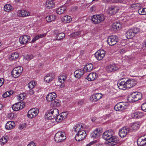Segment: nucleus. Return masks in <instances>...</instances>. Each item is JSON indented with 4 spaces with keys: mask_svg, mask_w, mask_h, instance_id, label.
I'll return each mask as SVG.
<instances>
[{
    "mask_svg": "<svg viewBox=\"0 0 146 146\" xmlns=\"http://www.w3.org/2000/svg\"><path fill=\"white\" fill-rule=\"evenodd\" d=\"M25 106L24 103L22 102H18L13 105L12 108L14 111H18L23 109Z\"/></svg>",
    "mask_w": 146,
    "mask_h": 146,
    "instance_id": "f3484780",
    "label": "nucleus"
},
{
    "mask_svg": "<svg viewBox=\"0 0 146 146\" xmlns=\"http://www.w3.org/2000/svg\"><path fill=\"white\" fill-rule=\"evenodd\" d=\"M96 141H92L90 142L89 143L87 144L85 146H90L94 144V143H96Z\"/></svg>",
    "mask_w": 146,
    "mask_h": 146,
    "instance_id": "bf43d9fd",
    "label": "nucleus"
},
{
    "mask_svg": "<svg viewBox=\"0 0 146 146\" xmlns=\"http://www.w3.org/2000/svg\"><path fill=\"white\" fill-rule=\"evenodd\" d=\"M59 112L58 109L56 108H53L49 110L48 111V113H47V116L50 119L54 118L57 115L59 114Z\"/></svg>",
    "mask_w": 146,
    "mask_h": 146,
    "instance_id": "39448f33",
    "label": "nucleus"
},
{
    "mask_svg": "<svg viewBox=\"0 0 146 146\" xmlns=\"http://www.w3.org/2000/svg\"><path fill=\"white\" fill-rule=\"evenodd\" d=\"M102 129L100 128H98L94 130L91 134V136L93 138H98L101 135Z\"/></svg>",
    "mask_w": 146,
    "mask_h": 146,
    "instance_id": "ddd939ff",
    "label": "nucleus"
},
{
    "mask_svg": "<svg viewBox=\"0 0 146 146\" xmlns=\"http://www.w3.org/2000/svg\"><path fill=\"white\" fill-rule=\"evenodd\" d=\"M25 94L22 93L20 94L19 96H18L17 100L19 101H23L25 98Z\"/></svg>",
    "mask_w": 146,
    "mask_h": 146,
    "instance_id": "09e8293b",
    "label": "nucleus"
},
{
    "mask_svg": "<svg viewBox=\"0 0 146 146\" xmlns=\"http://www.w3.org/2000/svg\"><path fill=\"white\" fill-rule=\"evenodd\" d=\"M31 40V37L28 35H24L21 36L19 38V41L21 44H27Z\"/></svg>",
    "mask_w": 146,
    "mask_h": 146,
    "instance_id": "2eb2a0df",
    "label": "nucleus"
},
{
    "mask_svg": "<svg viewBox=\"0 0 146 146\" xmlns=\"http://www.w3.org/2000/svg\"><path fill=\"white\" fill-rule=\"evenodd\" d=\"M133 32V31L131 29H129L127 31L126 33V36L127 39L131 38L135 36Z\"/></svg>",
    "mask_w": 146,
    "mask_h": 146,
    "instance_id": "f704fd0d",
    "label": "nucleus"
},
{
    "mask_svg": "<svg viewBox=\"0 0 146 146\" xmlns=\"http://www.w3.org/2000/svg\"><path fill=\"white\" fill-rule=\"evenodd\" d=\"M114 132L112 130H109L104 132L103 134L104 139L108 141L112 135H113Z\"/></svg>",
    "mask_w": 146,
    "mask_h": 146,
    "instance_id": "4468645a",
    "label": "nucleus"
},
{
    "mask_svg": "<svg viewBox=\"0 0 146 146\" xmlns=\"http://www.w3.org/2000/svg\"><path fill=\"white\" fill-rule=\"evenodd\" d=\"M80 31H78L72 33L70 35V36L72 37H76L78 36L80 34Z\"/></svg>",
    "mask_w": 146,
    "mask_h": 146,
    "instance_id": "3c124183",
    "label": "nucleus"
},
{
    "mask_svg": "<svg viewBox=\"0 0 146 146\" xmlns=\"http://www.w3.org/2000/svg\"><path fill=\"white\" fill-rule=\"evenodd\" d=\"M60 115L63 118V119H65L68 113L66 112H65L62 113L60 114Z\"/></svg>",
    "mask_w": 146,
    "mask_h": 146,
    "instance_id": "5fc2aeb1",
    "label": "nucleus"
},
{
    "mask_svg": "<svg viewBox=\"0 0 146 146\" xmlns=\"http://www.w3.org/2000/svg\"><path fill=\"white\" fill-rule=\"evenodd\" d=\"M13 9L11 5L9 4H7L4 7V9L6 12H8L12 10Z\"/></svg>",
    "mask_w": 146,
    "mask_h": 146,
    "instance_id": "37998d69",
    "label": "nucleus"
},
{
    "mask_svg": "<svg viewBox=\"0 0 146 146\" xmlns=\"http://www.w3.org/2000/svg\"><path fill=\"white\" fill-rule=\"evenodd\" d=\"M65 36V35L64 33H58L56 36V40H60L64 38Z\"/></svg>",
    "mask_w": 146,
    "mask_h": 146,
    "instance_id": "a18cd8bd",
    "label": "nucleus"
},
{
    "mask_svg": "<svg viewBox=\"0 0 146 146\" xmlns=\"http://www.w3.org/2000/svg\"><path fill=\"white\" fill-rule=\"evenodd\" d=\"M119 10L118 7L114 6H112L109 7L108 12L109 14L111 15H113L117 12Z\"/></svg>",
    "mask_w": 146,
    "mask_h": 146,
    "instance_id": "aec40b11",
    "label": "nucleus"
},
{
    "mask_svg": "<svg viewBox=\"0 0 146 146\" xmlns=\"http://www.w3.org/2000/svg\"><path fill=\"white\" fill-rule=\"evenodd\" d=\"M108 144L109 146H113L119 143V140L117 136L112 135L108 140Z\"/></svg>",
    "mask_w": 146,
    "mask_h": 146,
    "instance_id": "20e7f679",
    "label": "nucleus"
},
{
    "mask_svg": "<svg viewBox=\"0 0 146 146\" xmlns=\"http://www.w3.org/2000/svg\"><path fill=\"white\" fill-rule=\"evenodd\" d=\"M64 119H63V118L62 117V116H61L60 114L59 115H57L56 118V120L57 121H61L62 120H63Z\"/></svg>",
    "mask_w": 146,
    "mask_h": 146,
    "instance_id": "603ef678",
    "label": "nucleus"
},
{
    "mask_svg": "<svg viewBox=\"0 0 146 146\" xmlns=\"http://www.w3.org/2000/svg\"><path fill=\"white\" fill-rule=\"evenodd\" d=\"M8 117L10 119H12L15 118L16 117V114L12 113H11L8 115Z\"/></svg>",
    "mask_w": 146,
    "mask_h": 146,
    "instance_id": "8fccbe9b",
    "label": "nucleus"
},
{
    "mask_svg": "<svg viewBox=\"0 0 146 146\" xmlns=\"http://www.w3.org/2000/svg\"><path fill=\"white\" fill-rule=\"evenodd\" d=\"M138 145L139 146H146V139L145 137H141L138 139L137 141Z\"/></svg>",
    "mask_w": 146,
    "mask_h": 146,
    "instance_id": "4be33fe9",
    "label": "nucleus"
},
{
    "mask_svg": "<svg viewBox=\"0 0 146 146\" xmlns=\"http://www.w3.org/2000/svg\"><path fill=\"white\" fill-rule=\"evenodd\" d=\"M4 82V79H0V87L3 84Z\"/></svg>",
    "mask_w": 146,
    "mask_h": 146,
    "instance_id": "e2e57ef3",
    "label": "nucleus"
},
{
    "mask_svg": "<svg viewBox=\"0 0 146 146\" xmlns=\"http://www.w3.org/2000/svg\"><path fill=\"white\" fill-rule=\"evenodd\" d=\"M71 17L69 16H65L62 19V21L64 23H69L72 20Z\"/></svg>",
    "mask_w": 146,
    "mask_h": 146,
    "instance_id": "e433bc0d",
    "label": "nucleus"
},
{
    "mask_svg": "<svg viewBox=\"0 0 146 146\" xmlns=\"http://www.w3.org/2000/svg\"><path fill=\"white\" fill-rule=\"evenodd\" d=\"M117 85L119 89L123 90L126 89L127 88L126 79L125 78H122L118 82Z\"/></svg>",
    "mask_w": 146,
    "mask_h": 146,
    "instance_id": "6e6552de",
    "label": "nucleus"
},
{
    "mask_svg": "<svg viewBox=\"0 0 146 146\" xmlns=\"http://www.w3.org/2000/svg\"><path fill=\"white\" fill-rule=\"evenodd\" d=\"M95 10V7L94 6H92L91 7L90 9V11L91 12L94 11Z\"/></svg>",
    "mask_w": 146,
    "mask_h": 146,
    "instance_id": "0e129e2a",
    "label": "nucleus"
},
{
    "mask_svg": "<svg viewBox=\"0 0 146 146\" xmlns=\"http://www.w3.org/2000/svg\"><path fill=\"white\" fill-rule=\"evenodd\" d=\"M108 68L110 72H113L117 70L119 67L118 65L113 64L108 66Z\"/></svg>",
    "mask_w": 146,
    "mask_h": 146,
    "instance_id": "72a5a7b5",
    "label": "nucleus"
},
{
    "mask_svg": "<svg viewBox=\"0 0 146 146\" xmlns=\"http://www.w3.org/2000/svg\"><path fill=\"white\" fill-rule=\"evenodd\" d=\"M8 137L6 136L2 137L0 139V144L3 145L4 144L6 143L7 141Z\"/></svg>",
    "mask_w": 146,
    "mask_h": 146,
    "instance_id": "c03bdc74",
    "label": "nucleus"
},
{
    "mask_svg": "<svg viewBox=\"0 0 146 146\" xmlns=\"http://www.w3.org/2000/svg\"><path fill=\"white\" fill-rule=\"evenodd\" d=\"M105 19L103 15L100 14L94 15L92 17V21L95 24H97L102 22Z\"/></svg>",
    "mask_w": 146,
    "mask_h": 146,
    "instance_id": "f03ea898",
    "label": "nucleus"
},
{
    "mask_svg": "<svg viewBox=\"0 0 146 146\" xmlns=\"http://www.w3.org/2000/svg\"><path fill=\"white\" fill-rule=\"evenodd\" d=\"M29 91L28 93L30 95H33L34 93V91L33 90V89L29 88Z\"/></svg>",
    "mask_w": 146,
    "mask_h": 146,
    "instance_id": "052dcab7",
    "label": "nucleus"
},
{
    "mask_svg": "<svg viewBox=\"0 0 146 146\" xmlns=\"http://www.w3.org/2000/svg\"><path fill=\"white\" fill-rule=\"evenodd\" d=\"M106 52L104 50H98L94 55L96 58L98 60H102L105 56Z\"/></svg>",
    "mask_w": 146,
    "mask_h": 146,
    "instance_id": "9d476101",
    "label": "nucleus"
},
{
    "mask_svg": "<svg viewBox=\"0 0 146 146\" xmlns=\"http://www.w3.org/2000/svg\"><path fill=\"white\" fill-rule=\"evenodd\" d=\"M54 0H48L46 1V8L48 9L54 8L55 5Z\"/></svg>",
    "mask_w": 146,
    "mask_h": 146,
    "instance_id": "393cba45",
    "label": "nucleus"
},
{
    "mask_svg": "<svg viewBox=\"0 0 146 146\" xmlns=\"http://www.w3.org/2000/svg\"><path fill=\"white\" fill-rule=\"evenodd\" d=\"M141 109L142 110L146 112V102L142 104L141 106Z\"/></svg>",
    "mask_w": 146,
    "mask_h": 146,
    "instance_id": "6e6d98bb",
    "label": "nucleus"
},
{
    "mask_svg": "<svg viewBox=\"0 0 146 146\" xmlns=\"http://www.w3.org/2000/svg\"><path fill=\"white\" fill-rule=\"evenodd\" d=\"M30 13L24 10H20L18 11L17 15L19 17H27L29 16Z\"/></svg>",
    "mask_w": 146,
    "mask_h": 146,
    "instance_id": "c85d7f7f",
    "label": "nucleus"
},
{
    "mask_svg": "<svg viewBox=\"0 0 146 146\" xmlns=\"http://www.w3.org/2000/svg\"><path fill=\"white\" fill-rule=\"evenodd\" d=\"M66 10V7L65 6H62L58 8L56 11V12L59 14H61L64 13Z\"/></svg>",
    "mask_w": 146,
    "mask_h": 146,
    "instance_id": "ea45409f",
    "label": "nucleus"
},
{
    "mask_svg": "<svg viewBox=\"0 0 146 146\" xmlns=\"http://www.w3.org/2000/svg\"><path fill=\"white\" fill-rule=\"evenodd\" d=\"M56 19V17L54 15H52L46 17V19L48 22L54 21Z\"/></svg>",
    "mask_w": 146,
    "mask_h": 146,
    "instance_id": "58836bf2",
    "label": "nucleus"
},
{
    "mask_svg": "<svg viewBox=\"0 0 146 146\" xmlns=\"http://www.w3.org/2000/svg\"><path fill=\"white\" fill-rule=\"evenodd\" d=\"M129 129L127 127H123L119 131V136L121 137H125L127 133L129 132Z\"/></svg>",
    "mask_w": 146,
    "mask_h": 146,
    "instance_id": "dca6fc26",
    "label": "nucleus"
},
{
    "mask_svg": "<svg viewBox=\"0 0 146 146\" xmlns=\"http://www.w3.org/2000/svg\"><path fill=\"white\" fill-rule=\"evenodd\" d=\"M93 68V64L91 63L87 64L85 65L83 69L84 72H89L91 71Z\"/></svg>",
    "mask_w": 146,
    "mask_h": 146,
    "instance_id": "c756f323",
    "label": "nucleus"
},
{
    "mask_svg": "<svg viewBox=\"0 0 146 146\" xmlns=\"http://www.w3.org/2000/svg\"><path fill=\"white\" fill-rule=\"evenodd\" d=\"M67 77L65 75H61L58 77V80L61 83H63L66 80Z\"/></svg>",
    "mask_w": 146,
    "mask_h": 146,
    "instance_id": "79ce46f5",
    "label": "nucleus"
},
{
    "mask_svg": "<svg viewBox=\"0 0 146 146\" xmlns=\"http://www.w3.org/2000/svg\"><path fill=\"white\" fill-rule=\"evenodd\" d=\"M61 104V102L59 100L56 99L54 101H52L51 102L50 106L53 107H58L60 106Z\"/></svg>",
    "mask_w": 146,
    "mask_h": 146,
    "instance_id": "4c0bfd02",
    "label": "nucleus"
},
{
    "mask_svg": "<svg viewBox=\"0 0 146 146\" xmlns=\"http://www.w3.org/2000/svg\"><path fill=\"white\" fill-rule=\"evenodd\" d=\"M140 124L139 122H137L133 123L131 127L133 130H137L139 129L140 126Z\"/></svg>",
    "mask_w": 146,
    "mask_h": 146,
    "instance_id": "a19ab883",
    "label": "nucleus"
},
{
    "mask_svg": "<svg viewBox=\"0 0 146 146\" xmlns=\"http://www.w3.org/2000/svg\"><path fill=\"white\" fill-rule=\"evenodd\" d=\"M27 146H36L35 143L33 142H31Z\"/></svg>",
    "mask_w": 146,
    "mask_h": 146,
    "instance_id": "338daca9",
    "label": "nucleus"
},
{
    "mask_svg": "<svg viewBox=\"0 0 146 146\" xmlns=\"http://www.w3.org/2000/svg\"><path fill=\"white\" fill-rule=\"evenodd\" d=\"M102 96V94L100 93H96L91 96L90 100L92 102H96L100 100Z\"/></svg>",
    "mask_w": 146,
    "mask_h": 146,
    "instance_id": "6ab92c4d",
    "label": "nucleus"
},
{
    "mask_svg": "<svg viewBox=\"0 0 146 146\" xmlns=\"http://www.w3.org/2000/svg\"><path fill=\"white\" fill-rule=\"evenodd\" d=\"M55 76V75L54 73H49L45 76L44 80L45 82L49 83L54 79Z\"/></svg>",
    "mask_w": 146,
    "mask_h": 146,
    "instance_id": "a211bd4d",
    "label": "nucleus"
},
{
    "mask_svg": "<svg viewBox=\"0 0 146 146\" xmlns=\"http://www.w3.org/2000/svg\"><path fill=\"white\" fill-rule=\"evenodd\" d=\"M19 54L16 52H13L9 56V58L10 60H15L18 58Z\"/></svg>",
    "mask_w": 146,
    "mask_h": 146,
    "instance_id": "473e14b6",
    "label": "nucleus"
},
{
    "mask_svg": "<svg viewBox=\"0 0 146 146\" xmlns=\"http://www.w3.org/2000/svg\"><path fill=\"white\" fill-rule=\"evenodd\" d=\"M15 124L14 122L13 121H9L6 124L5 127L6 129L11 130L13 128Z\"/></svg>",
    "mask_w": 146,
    "mask_h": 146,
    "instance_id": "cd10ccee",
    "label": "nucleus"
},
{
    "mask_svg": "<svg viewBox=\"0 0 146 146\" xmlns=\"http://www.w3.org/2000/svg\"><path fill=\"white\" fill-rule=\"evenodd\" d=\"M97 76L96 73H92L87 76V78L88 81H93L97 78Z\"/></svg>",
    "mask_w": 146,
    "mask_h": 146,
    "instance_id": "7c9ffc66",
    "label": "nucleus"
},
{
    "mask_svg": "<svg viewBox=\"0 0 146 146\" xmlns=\"http://www.w3.org/2000/svg\"><path fill=\"white\" fill-rule=\"evenodd\" d=\"M138 12L140 15H146V8H141L139 9Z\"/></svg>",
    "mask_w": 146,
    "mask_h": 146,
    "instance_id": "49530a36",
    "label": "nucleus"
},
{
    "mask_svg": "<svg viewBox=\"0 0 146 146\" xmlns=\"http://www.w3.org/2000/svg\"><path fill=\"white\" fill-rule=\"evenodd\" d=\"M38 111V109L33 108L28 111L27 116L29 118H33L37 115Z\"/></svg>",
    "mask_w": 146,
    "mask_h": 146,
    "instance_id": "1a4fd4ad",
    "label": "nucleus"
},
{
    "mask_svg": "<svg viewBox=\"0 0 146 146\" xmlns=\"http://www.w3.org/2000/svg\"><path fill=\"white\" fill-rule=\"evenodd\" d=\"M87 134L84 130L79 131L76 135L75 137L76 140L78 141H80L84 139Z\"/></svg>",
    "mask_w": 146,
    "mask_h": 146,
    "instance_id": "423d86ee",
    "label": "nucleus"
},
{
    "mask_svg": "<svg viewBox=\"0 0 146 146\" xmlns=\"http://www.w3.org/2000/svg\"><path fill=\"white\" fill-rule=\"evenodd\" d=\"M126 103L125 102H120L117 103L114 107L115 110L117 111H121L126 108Z\"/></svg>",
    "mask_w": 146,
    "mask_h": 146,
    "instance_id": "f8f14e48",
    "label": "nucleus"
},
{
    "mask_svg": "<svg viewBox=\"0 0 146 146\" xmlns=\"http://www.w3.org/2000/svg\"><path fill=\"white\" fill-rule=\"evenodd\" d=\"M144 115L143 113L140 111H137L133 113L131 116L134 118H140Z\"/></svg>",
    "mask_w": 146,
    "mask_h": 146,
    "instance_id": "2f4dec72",
    "label": "nucleus"
},
{
    "mask_svg": "<svg viewBox=\"0 0 146 146\" xmlns=\"http://www.w3.org/2000/svg\"><path fill=\"white\" fill-rule=\"evenodd\" d=\"M57 96L56 93L52 92L48 94L46 97V99L48 101H53L55 99Z\"/></svg>",
    "mask_w": 146,
    "mask_h": 146,
    "instance_id": "a878e982",
    "label": "nucleus"
},
{
    "mask_svg": "<svg viewBox=\"0 0 146 146\" xmlns=\"http://www.w3.org/2000/svg\"><path fill=\"white\" fill-rule=\"evenodd\" d=\"M8 92H6L3 94V96L4 98H6L10 96V94Z\"/></svg>",
    "mask_w": 146,
    "mask_h": 146,
    "instance_id": "13d9d810",
    "label": "nucleus"
},
{
    "mask_svg": "<svg viewBox=\"0 0 146 146\" xmlns=\"http://www.w3.org/2000/svg\"><path fill=\"white\" fill-rule=\"evenodd\" d=\"M126 82L127 88H130L134 86L137 84V81L133 79H126Z\"/></svg>",
    "mask_w": 146,
    "mask_h": 146,
    "instance_id": "412c9836",
    "label": "nucleus"
},
{
    "mask_svg": "<svg viewBox=\"0 0 146 146\" xmlns=\"http://www.w3.org/2000/svg\"><path fill=\"white\" fill-rule=\"evenodd\" d=\"M84 72L83 69H78L74 72V75L76 78H79L83 75Z\"/></svg>",
    "mask_w": 146,
    "mask_h": 146,
    "instance_id": "5701e85b",
    "label": "nucleus"
},
{
    "mask_svg": "<svg viewBox=\"0 0 146 146\" xmlns=\"http://www.w3.org/2000/svg\"><path fill=\"white\" fill-rule=\"evenodd\" d=\"M26 56V59L29 61L33 58V56L32 55L30 56L27 55Z\"/></svg>",
    "mask_w": 146,
    "mask_h": 146,
    "instance_id": "680f3d73",
    "label": "nucleus"
},
{
    "mask_svg": "<svg viewBox=\"0 0 146 146\" xmlns=\"http://www.w3.org/2000/svg\"><path fill=\"white\" fill-rule=\"evenodd\" d=\"M107 42L108 44L110 46L114 45L117 42V36L115 35H111L109 36L108 38Z\"/></svg>",
    "mask_w": 146,
    "mask_h": 146,
    "instance_id": "9b49d317",
    "label": "nucleus"
},
{
    "mask_svg": "<svg viewBox=\"0 0 146 146\" xmlns=\"http://www.w3.org/2000/svg\"><path fill=\"white\" fill-rule=\"evenodd\" d=\"M111 2L114 3H123V0H111Z\"/></svg>",
    "mask_w": 146,
    "mask_h": 146,
    "instance_id": "864d4df0",
    "label": "nucleus"
},
{
    "mask_svg": "<svg viewBox=\"0 0 146 146\" xmlns=\"http://www.w3.org/2000/svg\"><path fill=\"white\" fill-rule=\"evenodd\" d=\"M25 124H22L19 125V127L20 129H22L23 128H25Z\"/></svg>",
    "mask_w": 146,
    "mask_h": 146,
    "instance_id": "69168bd1",
    "label": "nucleus"
},
{
    "mask_svg": "<svg viewBox=\"0 0 146 146\" xmlns=\"http://www.w3.org/2000/svg\"><path fill=\"white\" fill-rule=\"evenodd\" d=\"M46 35V33L43 34H40L37 35L33 38L32 40L30 42L31 43H33L35 42L38 39L43 37Z\"/></svg>",
    "mask_w": 146,
    "mask_h": 146,
    "instance_id": "c9c22d12",
    "label": "nucleus"
},
{
    "mask_svg": "<svg viewBox=\"0 0 146 146\" xmlns=\"http://www.w3.org/2000/svg\"><path fill=\"white\" fill-rule=\"evenodd\" d=\"M23 70V68L22 67H16L14 68L12 71V75L14 78L17 77L20 75Z\"/></svg>",
    "mask_w": 146,
    "mask_h": 146,
    "instance_id": "7ed1b4c3",
    "label": "nucleus"
},
{
    "mask_svg": "<svg viewBox=\"0 0 146 146\" xmlns=\"http://www.w3.org/2000/svg\"><path fill=\"white\" fill-rule=\"evenodd\" d=\"M133 31V33L134 34V35L136 34H137L139 32V30L137 28H134L133 29H132Z\"/></svg>",
    "mask_w": 146,
    "mask_h": 146,
    "instance_id": "4d7b16f0",
    "label": "nucleus"
},
{
    "mask_svg": "<svg viewBox=\"0 0 146 146\" xmlns=\"http://www.w3.org/2000/svg\"><path fill=\"white\" fill-rule=\"evenodd\" d=\"M83 103L84 100H80L78 102V104H80V105L82 104H83Z\"/></svg>",
    "mask_w": 146,
    "mask_h": 146,
    "instance_id": "774afa93",
    "label": "nucleus"
},
{
    "mask_svg": "<svg viewBox=\"0 0 146 146\" xmlns=\"http://www.w3.org/2000/svg\"><path fill=\"white\" fill-rule=\"evenodd\" d=\"M129 98H131L132 102L137 101L141 98L142 94L139 92H133L131 94Z\"/></svg>",
    "mask_w": 146,
    "mask_h": 146,
    "instance_id": "0eeeda50",
    "label": "nucleus"
},
{
    "mask_svg": "<svg viewBox=\"0 0 146 146\" xmlns=\"http://www.w3.org/2000/svg\"><path fill=\"white\" fill-rule=\"evenodd\" d=\"M65 134L62 132H58L56 134L54 137V139L56 142H62L66 139V137Z\"/></svg>",
    "mask_w": 146,
    "mask_h": 146,
    "instance_id": "f257e3e1",
    "label": "nucleus"
},
{
    "mask_svg": "<svg viewBox=\"0 0 146 146\" xmlns=\"http://www.w3.org/2000/svg\"><path fill=\"white\" fill-rule=\"evenodd\" d=\"M36 82L32 81L28 84V87L29 88L33 89L36 86Z\"/></svg>",
    "mask_w": 146,
    "mask_h": 146,
    "instance_id": "de8ad7c7",
    "label": "nucleus"
},
{
    "mask_svg": "<svg viewBox=\"0 0 146 146\" xmlns=\"http://www.w3.org/2000/svg\"><path fill=\"white\" fill-rule=\"evenodd\" d=\"M74 131L75 132H77L78 133L79 131H81L82 130H84V128L82 124L81 123H79L77 124L75 126L74 128Z\"/></svg>",
    "mask_w": 146,
    "mask_h": 146,
    "instance_id": "bb28decb",
    "label": "nucleus"
},
{
    "mask_svg": "<svg viewBox=\"0 0 146 146\" xmlns=\"http://www.w3.org/2000/svg\"><path fill=\"white\" fill-rule=\"evenodd\" d=\"M121 27V25L119 23L116 22L114 23L111 25V30L114 31L119 30Z\"/></svg>",
    "mask_w": 146,
    "mask_h": 146,
    "instance_id": "b1692460",
    "label": "nucleus"
}]
</instances>
